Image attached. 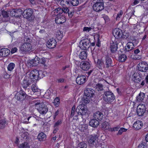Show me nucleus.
Masks as SVG:
<instances>
[{"mask_svg":"<svg viewBox=\"0 0 148 148\" xmlns=\"http://www.w3.org/2000/svg\"><path fill=\"white\" fill-rule=\"evenodd\" d=\"M28 39L29 40V42H25L21 44L20 47V51L24 53H28L33 51L34 49V46L32 45L30 42V39L29 38H28Z\"/></svg>","mask_w":148,"mask_h":148,"instance_id":"1","label":"nucleus"},{"mask_svg":"<svg viewBox=\"0 0 148 148\" xmlns=\"http://www.w3.org/2000/svg\"><path fill=\"white\" fill-rule=\"evenodd\" d=\"M35 105L36 108L40 114H45L47 112L48 108L42 102H37L35 103Z\"/></svg>","mask_w":148,"mask_h":148,"instance_id":"2","label":"nucleus"},{"mask_svg":"<svg viewBox=\"0 0 148 148\" xmlns=\"http://www.w3.org/2000/svg\"><path fill=\"white\" fill-rule=\"evenodd\" d=\"M87 112V109L86 104L80 103L77 108V114L83 117L86 115Z\"/></svg>","mask_w":148,"mask_h":148,"instance_id":"3","label":"nucleus"},{"mask_svg":"<svg viewBox=\"0 0 148 148\" xmlns=\"http://www.w3.org/2000/svg\"><path fill=\"white\" fill-rule=\"evenodd\" d=\"M103 100L107 103L113 102L115 99L114 96L111 92L107 91L105 92L103 95Z\"/></svg>","mask_w":148,"mask_h":148,"instance_id":"4","label":"nucleus"},{"mask_svg":"<svg viewBox=\"0 0 148 148\" xmlns=\"http://www.w3.org/2000/svg\"><path fill=\"white\" fill-rule=\"evenodd\" d=\"M94 10L99 12L104 8V5L103 0H97L93 6Z\"/></svg>","mask_w":148,"mask_h":148,"instance_id":"5","label":"nucleus"},{"mask_svg":"<svg viewBox=\"0 0 148 148\" xmlns=\"http://www.w3.org/2000/svg\"><path fill=\"white\" fill-rule=\"evenodd\" d=\"M28 77L32 80V81L34 82L38 80L39 78V71L36 69L33 70L28 74Z\"/></svg>","mask_w":148,"mask_h":148,"instance_id":"6","label":"nucleus"},{"mask_svg":"<svg viewBox=\"0 0 148 148\" xmlns=\"http://www.w3.org/2000/svg\"><path fill=\"white\" fill-rule=\"evenodd\" d=\"M10 15L16 17H20L23 13V10L20 9H13L10 11Z\"/></svg>","mask_w":148,"mask_h":148,"instance_id":"7","label":"nucleus"},{"mask_svg":"<svg viewBox=\"0 0 148 148\" xmlns=\"http://www.w3.org/2000/svg\"><path fill=\"white\" fill-rule=\"evenodd\" d=\"M138 68L139 71L145 72L148 70V65L146 62L142 61L138 64Z\"/></svg>","mask_w":148,"mask_h":148,"instance_id":"8","label":"nucleus"},{"mask_svg":"<svg viewBox=\"0 0 148 148\" xmlns=\"http://www.w3.org/2000/svg\"><path fill=\"white\" fill-rule=\"evenodd\" d=\"M39 58L37 56H36L34 59L29 60L27 61V64L28 66H35L39 63Z\"/></svg>","mask_w":148,"mask_h":148,"instance_id":"9","label":"nucleus"},{"mask_svg":"<svg viewBox=\"0 0 148 148\" xmlns=\"http://www.w3.org/2000/svg\"><path fill=\"white\" fill-rule=\"evenodd\" d=\"M90 42L89 40L87 39L81 40L79 43V47L82 49H86L89 47Z\"/></svg>","mask_w":148,"mask_h":148,"instance_id":"10","label":"nucleus"},{"mask_svg":"<svg viewBox=\"0 0 148 148\" xmlns=\"http://www.w3.org/2000/svg\"><path fill=\"white\" fill-rule=\"evenodd\" d=\"M137 113L139 116L143 115L145 111V107L144 104H140L137 106Z\"/></svg>","mask_w":148,"mask_h":148,"instance_id":"11","label":"nucleus"},{"mask_svg":"<svg viewBox=\"0 0 148 148\" xmlns=\"http://www.w3.org/2000/svg\"><path fill=\"white\" fill-rule=\"evenodd\" d=\"M113 34L114 36L116 38H125L123 37V34L122 31L119 28H115L113 31Z\"/></svg>","mask_w":148,"mask_h":148,"instance_id":"12","label":"nucleus"},{"mask_svg":"<svg viewBox=\"0 0 148 148\" xmlns=\"http://www.w3.org/2000/svg\"><path fill=\"white\" fill-rule=\"evenodd\" d=\"M98 138L97 136L90 135L88 138V143L90 146H93L96 145V140Z\"/></svg>","mask_w":148,"mask_h":148,"instance_id":"13","label":"nucleus"},{"mask_svg":"<svg viewBox=\"0 0 148 148\" xmlns=\"http://www.w3.org/2000/svg\"><path fill=\"white\" fill-rule=\"evenodd\" d=\"M32 82L33 81H32L28 76H27L25 77L23 81L22 86L23 88H26L32 83Z\"/></svg>","mask_w":148,"mask_h":148,"instance_id":"14","label":"nucleus"},{"mask_svg":"<svg viewBox=\"0 0 148 148\" xmlns=\"http://www.w3.org/2000/svg\"><path fill=\"white\" fill-rule=\"evenodd\" d=\"M86 76L84 75H79L76 79V83L79 85L83 84L86 82Z\"/></svg>","mask_w":148,"mask_h":148,"instance_id":"15","label":"nucleus"},{"mask_svg":"<svg viewBox=\"0 0 148 148\" xmlns=\"http://www.w3.org/2000/svg\"><path fill=\"white\" fill-rule=\"evenodd\" d=\"M56 40L53 38H51L47 41V47L50 49H52L55 47L56 44Z\"/></svg>","mask_w":148,"mask_h":148,"instance_id":"16","label":"nucleus"},{"mask_svg":"<svg viewBox=\"0 0 148 148\" xmlns=\"http://www.w3.org/2000/svg\"><path fill=\"white\" fill-rule=\"evenodd\" d=\"M80 67L83 70L87 71L90 68V64L87 61L82 62L80 64Z\"/></svg>","mask_w":148,"mask_h":148,"instance_id":"17","label":"nucleus"},{"mask_svg":"<svg viewBox=\"0 0 148 148\" xmlns=\"http://www.w3.org/2000/svg\"><path fill=\"white\" fill-rule=\"evenodd\" d=\"M33 12V10L31 9H25L23 12V16L25 18H28L32 16Z\"/></svg>","mask_w":148,"mask_h":148,"instance_id":"18","label":"nucleus"},{"mask_svg":"<svg viewBox=\"0 0 148 148\" xmlns=\"http://www.w3.org/2000/svg\"><path fill=\"white\" fill-rule=\"evenodd\" d=\"M94 91L91 88H86L84 91V94L88 97L90 98L94 95Z\"/></svg>","mask_w":148,"mask_h":148,"instance_id":"19","label":"nucleus"},{"mask_svg":"<svg viewBox=\"0 0 148 148\" xmlns=\"http://www.w3.org/2000/svg\"><path fill=\"white\" fill-rule=\"evenodd\" d=\"M143 125L142 121L138 120L135 122L133 125L134 129L136 130H138L141 128Z\"/></svg>","mask_w":148,"mask_h":148,"instance_id":"20","label":"nucleus"},{"mask_svg":"<svg viewBox=\"0 0 148 148\" xmlns=\"http://www.w3.org/2000/svg\"><path fill=\"white\" fill-rule=\"evenodd\" d=\"M55 21L57 24H62L66 21V18L63 16L59 15L56 17Z\"/></svg>","mask_w":148,"mask_h":148,"instance_id":"21","label":"nucleus"},{"mask_svg":"<svg viewBox=\"0 0 148 148\" xmlns=\"http://www.w3.org/2000/svg\"><path fill=\"white\" fill-rule=\"evenodd\" d=\"M10 50L7 48H2L0 50V56L2 57L7 56L10 54Z\"/></svg>","mask_w":148,"mask_h":148,"instance_id":"22","label":"nucleus"},{"mask_svg":"<svg viewBox=\"0 0 148 148\" xmlns=\"http://www.w3.org/2000/svg\"><path fill=\"white\" fill-rule=\"evenodd\" d=\"M117 49V42L116 41H112L110 43V49L112 53L115 52Z\"/></svg>","mask_w":148,"mask_h":148,"instance_id":"23","label":"nucleus"},{"mask_svg":"<svg viewBox=\"0 0 148 148\" xmlns=\"http://www.w3.org/2000/svg\"><path fill=\"white\" fill-rule=\"evenodd\" d=\"M99 123L98 121L95 119H93L90 120L89 125L92 127H96L98 126Z\"/></svg>","mask_w":148,"mask_h":148,"instance_id":"24","label":"nucleus"},{"mask_svg":"<svg viewBox=\"0 0 148 148\" xmlns=\"http://www.w3.org/2000/svg\"><path fill=\"white\" fill-rule=\"evenodd\" d=\"M132 78L134 82L138 83L141 80V77L137 73H135L132 75Z\"/></svg>","mask_w":148,"mask_h":148,"instance_id":"25","label":"nucleus"},{"mask_svg":"<svg viewBox=\"0 0 148 148\" xmlns=\"http://www.w3.org/2000/svg\"><path fill=\"white\" fill-rule=\"evenodd\" d=\"M103 116V114L99 111L95 112L93 115V117L95 119L100 121L102 119Z\"/></svg>","mask_w":148,"mask_h":148,"instance_id":"26","label":"nucleus"},{"mask_svg":"<svg viewBox=\"0 0 148 148\" xmlns=\"http://www.w3.org/2000/svg\"><path fill=\"white\" fill-rule=\"evenodd\" d=\"M47 136L43 132L40 133L37 136V138L40 141H45L46 138Z\"/></svg>","mask_w":148,"mask_h":148,"instance_id":"27","label":"nucleus"},{"mask_svg":"<svg viewBox=\"0 0 148 148\" xmlns=\"http://www.w3.org/2000/svg\"><path fill=\"white\" fill-rule=\"evenodd\" d=\"M134 47V44L131 42H128L125 47V50L127 51H130L132 50Z\"/></svg>","mask_w":148,"mask_h":148,"instance_id":"28","label":"nucleus"},{"mask_svg":"<svg viewBox=\"0 0 148 148\" xmlns=\"http://www.w3.org/2000/svg\"><path fill=\"white\" fill-rule=\"evenodd\" d=\"M96 65L99 69H102L105 67L104 62L102 59L98 60Z\"/></svg>","mask_w":148,"mask_h":148,"instance_id":"29","label":"nucleus"},{"mask_svg":"<svg viewBox=\"0 0 148 148\" xmlns=\"http://www.w3.org/2000/svg\"><path fill=\"white\" fill-rule=\"evenodd\" d=\"M87 53L86 51H81L79 54V58L82 60H85L87 57Z\"/></svg>","mask_w":148,"mask_h":148,"instance_id":"30","label":"nucleus"},{"mask_svg":"<svg viewBox=\"0 0 148 148\" xmlns=\"http://www.w3.org/2000/svg\"><path fill=\"white\" fill-rule=\"evenodd\" d=\"M32 91L34 92H38V94L40 93V90L37 86L35 83L33 84L31 87Z\"/></svg>","mask_w":148,"mask_h":148,"instance_id":"31","label":"nucleus"},{"mask_svg":"<svg viewBox=\"0 0 148 148\" xmlns=\"http://www.w3.org/2000/svg\"><path fill=\"white\" fill-rule=\"evenodd\" d=\"M96 29L95 27L92 26L91 27H84L83 29V31L86 32H88L92 30L95 31Z\"/></svg>","mask_w":148,"mask_h":148,"instance_id":"32","label":"nucleus"},{"mask_svg":"<svg viewBox=\"0 0 148 148\" xmlns=\"http://www.w3.org/2000/svg\"><path fill=\"white\" fill-rule=\"evenodd\" d=\"M145 96L144 93L140 92L136 97V99L138 101H142L144 99Z\"/></svg>","mask_w":148,"mask_h":148,"instance_id":"33","label":"nucleus"},{"mask_svg":"<svg viewBox=\"0 0 148 148\" xmlns=\"http://www.w3.org/2000/svg\"><path fill=\"white\" fill-rule=\"evenodd\" d=\"M90 101V98L88 97L85 95L82 98L81 102L80 103H88Z\"/></svg>","mask_w":148,"mask_h":148,"instance_id":"34","label":"nucleus"},{"mask_svg":"<svg viewBox=\"0 0 148 148\" xmlns=\"http://www.w3.org/2000/svg\"><path fill=\"white\" fill-rule=\"evenodd\" d=\"M106 59L105 65L106 67H108L111 65L112 60L108 57H106Z\"/></svg>","mask_w":148,"mask_h":148,"instance_id":"35","label":"nucleus"},{"mask_svg":"<svg viewBox=\"0 0 148 148\" xmlns=\"http://www.w3.org/2000/svg\"><path fill=\"white\" fill-rule=\"evenodd\" d=\"M127 58L126 56L124 54H121L119 57V60L121 62H125Z\"/></svg>","mask_w":148,"mask_h":148,"instance_id":"36","label":"nucleus"},{"mask_svg":"<svg viewBox=\"0 0 148 148\" xmlns=\"http://www.w3.org/2000/svg\"><path fill=\"white\" fill-rule=\"evenodd\" d=\"M15 64L13 63H10L8 65L7 69L8 71H11L14 69L15 67Z\"/></svg>","mask_w":148,"mask_h":148,"instance_id":"37","label":"nucleus"},{"mask_svg":"<svg viewBox=\"0 0 148 148\" xmlns=\"http://www.w3.org/2000/svg\"><path fill=\"white\" fill-rule=\"evenodd\" d=\"M19 148H30L29 144L27 142H24L20 144L19 146Z\"/></svg>","mask_w":148,"mask_h":148,"instance_id":"38","label":"nucleus"},{"mask_svg":"<svg viewBox=\"0 0 148 148\" xmlns=\"http://www.w3.org/2000/svg\"><path fill=\"white\" fill-rule=\"evenodd\" d=\"M56 37L58 40H61L62 37V33L60 30H58L56 34Z\"/></svg>","mask_w":148,"mask_h":148,"instance_id":"39","label":"nucleus"},{"mask_svg":"<svg viewBox=\"0 0 148 148\" xmlns=\"http://www.w3.org/2000/svg\"><path fill=\"white\" fill-rule=\"evenodd\" d=\"M123 14V12L122 10H120L119 12L117 14L116 16V20L117 21H119L120 18Z\"/></svg>","mask_w":148,"mask_h":148,"instance_id":"40","label":"nucleus"},{"mask_svg":"<svg viewBox=\"0 0 148 148\" xmlns=\"http://www.w3.org/2000/svg\"><path fill=\"white\" fill-rule=\"evenodd\" d=\"M53 93L52 92V90L48 89L47 90L45 94V96L47 98H48V97L51 96Z\"/></svg>","mask_w":148,"mask_h":148,"instance_id":"41","label":"nucleus"},{"mask_svg":"<svg viewBox=\"0 0 148 148\" xmlns=\"http://www.w3.org/2000/svg\"><path fill=\"white\" fill-rule=\"evenodd\" d=\"M6 121L5 120H0V129H3L6 125Z\"/></svg>","mask_w":148,"mask_h":148,"instance_id":"42","label":"nucleus"},{"mask_svg":"<svg viewBox=\"0 0 148 148\" xmlns=\"http://www.w3.org/2000/svg\"><path fill=\"white\" fill-rule=\"evenodd\" d=\"M109 127H110L109 124L107 122H104L102 124V127L104 129H108Z\"/></svg>","mask_w":148,"mask_h":148,"instance_id":"43","label":"nucleus"},{"mask_svg":"<svg viewBox=\"0 0 148 148\" xmlns=\"http://www.w3.org/2000/svg\"><path fill=\"white\" fill-rule=\"evenodd\" d=\"M60 99L59 98L57 97L54 100L53 103L54 105L56 107H58L60 104Z\"/></svg>","mask_w":148,"mask_h":148,"instance_id":"44","label":"nucleus"},{"mask_svg":"<svg viewBox=\"0 0 148 148\" xmlns=\"http://www.w3.org/2000/svg\"><path fill=\"white\" fill-rule=\"evenodd\" d=\"M19 94L21 95V97L23 99H24L27 95L26 93L22 90H20L19 91Z\"/></svg>","mask_w":148,"mask_h":148,"instance_id":"45","label":"nucleus"},{"mask_svg":"<svg viewBox=\"0 0 148 148\" xmlns=\"http://www.w3.org/2000/svg\"><path fill=\"white\" fill-rule=\"evenodd\" d=\"M87 145L84 142H81L78 144L77 148H86Z\"/></svg>","mask_w":148,"mask_h":148,"instance_id":"46","label":"nucleus"},{"mask_svg":"<svg viewBox=\"0 0 148 148\" xmlns=\"http://www.w3.org/2000/svg\"><path fill=\"white\" fill-rule=\"evenodd\" d=\"M80 130L81 131H84L88 128V125L86 124H83L79 126Z\"/></svg>","mask_w":148,"mask_h":148,"instance_id":"47","label":"nucleus"},{"mask_svg":"<svg viewBox=\"0 0 148 148\" xmlns=\"http://www.w3.org/2000/svg\"><path fill=\"white\" fill-rule=\"evenodd\" d=\"M2 14L3 16L5 17H7L10 15V11L8 12L3 11H2Z\"/></svg>","mask_w":148,"mask_h":148,"instance_id":"48","label":"nucleus"},{"mask_svg":"<svg viewBox=\"0 0 148 148\" xmlns=\"http://www.w3.org/2000/svg\"><path fill=\"white\" fill-rule=\"evenodd\" d=\"M99 35L98 34L95 35L94 36L95 39L96 38L97 40V43L96 45L98 47H99L100 46V41L99 39Z\"/></svg>","mask_w":148,"mask_h":148,"instance_id":"49","label":"nucleus"},{"mask_svg":"<svg viewBox=\"0 0 148 148\" xmlns=\"http://www.w3.org/2000/svg\"><path fill=\"white\" fill-rule=\"evenodd\" d=\"M138 148H147V145L145 143H140L138 146Z\"/></svg>","mask_w":148,"mask_h":148,"instance_id":"50","label":"nucleus"},{"mask_svg":"<svg viewBox=\"0 0 148 148\" xmlns=\"http://www.w3.org/2000/svg\"><path fill=\"white\" fill-rule=\"evenodd\" d=\"M95 88L98 91H101L103 90V85L99 84H96Z\"/></svg>","mask_w":148,"mask_h":148,"instance_id":"51","label":"nucleus"},{"mask_svg":"<svg viewBox=\"0 0 148 148\" xmlns=\"http://www.w3.org/2000/svg\"><path fill=\"white\" fill-rule=\"evenodd\" d=\"M29 134L27 132H24L23 133H22L21 134V137L25 139H26L28 137Z\"/></svg>","mask_w":148,"mask_h":148,"instance_id":"52","label":"nucleus"},{"mask_svg":"<svg viewBox=\"0 0 148 148\" xmlns=\"http://www.w3.org/2000/svg\"><path fill=\"white\" fill-rule=\"evenodd\" d=\"M69 4V2L66 0H62L60 2V4L62 6L67 5Z\"/></svg>","mask_w":148,"mask_h":148,"instance_id":"53","label":"nucleus"},{"mask_svg":"<svg viewBox=\"0 0 148 148\" xmlns=\"http://www.w3.org/2000/svg\"><path fill=\"white\" fill-rule=\"evenodd\" d=\"M78 0H72L71 2V3L74 6H76L78 5L79 4Z\"/></svg>","mask_w":148,"mask_h":148,"instance_id":"54","label":"nucleus"},{"mask_svg":"<svg viewBox=\"0 0 148 148\" xmlns=\"http://www.w3.org/2000/svg\"><path fill=\"white\" fill-rule=\"evenodd\" d=\"M127 129L124 128H121L119 131L118 133V134L121 135L122 134L123 132H126L127 131Z\"/></svg>","mask_w":148,"mask_h":148,"instance_id":"55","label":"nucleus"},{"mask_svg":"<svg viewBox=\"0 0 148 148\" xmlns=\"http://www.w3.org/2000/svg\"><path fill=\"white\" fill-rule=\"evenodd\" d=\"M39 63L43 65H45L46 63V59L45 58H43L40 59L39 58Z\"/></svg>","mask_w":148,"mask_h":148,"instance_id":"56","label":"nucleus"},{"mask_svg":"<svg viewBox=\"0 0 148 148\" xmlns=\"http://www.w3.org/2000/svg\"><path fill=\"white\" fill-rule=\"evenodd\" d=\"M55 10H56V13H57V15L62 14L63 12L62 10L60 8H56L55 9Z\"/></svg>","mask_w":148,"mask_h":148,"instance_id":"57","label":"nucleus"},{"mask_svg":"<svg viewBox=\"0 0 148 148\" xmlns=\"http://www.w3.org/2000/svg\"><path fill=\"white\" fill-rule=\"evenodd\" d=\"M62 123V121L61 120H59L56 122L54 125V127H58V126L60 125Z\"/></svg>","mask_w":148,"mask_h":148,"instance_id":"58","label":"nucleus"},{"mask_svg":"<svg viewBox=\"0 0 148 148\" xmlns=\"http://www.w3.org/2000/svg\"><path fill=\"white\" fill-rule=\"evenodd\" d=\"M15 98L18 100H23L22 98L21 97V95L19 93H17L15 96Z\"/></svg>","mask_w":148,"mask_h":148,"instance_id":"59","label":"nucleus"},{"mask_svg":"<svg viewBox=\"0 0 148 148\" xmlns=\"http://www.w3.org/2000/svg\"><path fill=\"white\" fill-rule=\"evenodd\" d=\"M75 106H73L72 107L71 114V116H74V114H73V112H75Z\"/></svg>","mask_w":148,"mask_h":148,"instance_id":"60","label":"nucleus"},{"mask_svg":"<svg viewBox=\"0 0 148 148\" xmlns=\"http://www.w3.org/2000/svg\"><path fill=\"white\" fill-rule=\"evenodd\" d=\"M17 49L16 47H14L12 48L11 50V53H14L17 51Z\"/></svg>","mask_w":148,"mask_h":148,"instance_id":"61","label":"nucleus"},{"mask_svg":"<svg viewBox=\"0 0 148 148\" xmlns=\"http://www.w3.org/2000/svg\"><path fill=\"white\" fill-rule=\"evenodd\" d=\"M56 10H54L51 13V15L53 16H57V14L56 13Z\"/></svg>","mask_w":148,"mask_h":148,"instance_id":"62","label":"nucleus"},{"mask_svg":"<svg viewBox=\"0 0 148 148\" xmlns=\"http://www.w3.org/2000/svg\"><path fill=\"white\" fill-rule=\"evenodd\" d=\"M54 129L53 131V133L54 134L56 133L58 130V127H54Z\"/></svg>","mask_w":148,"mask_h":148,"instance_id":"63","label":"nucleus"},{"mask_svg":"<svg viewBox=\"0 0 148 148\" xmlns=\"http://www.w3.org/2000/svg\"><path fill=\"white\" fill-rule=\"evenodd\" d=\"M139 3V1L138 0H134V2L132 4V5L134 6Z\"/></svg>","mask_w":148,"mask_h":148,"instance_id":"64","label":"nucleus"}]
</instances>
